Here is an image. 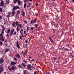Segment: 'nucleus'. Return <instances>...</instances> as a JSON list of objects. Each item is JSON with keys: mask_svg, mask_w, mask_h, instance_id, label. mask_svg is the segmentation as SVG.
I'll list each match as a JSON object with an SVG mask.
<instances>
[{"mask_svg": "<svg viewBox=\"0 0 74 74\" xmlns=\"http://www.w3.org/2000/svg\"><path fill=\"white\" fill-rule=\"evenodd\" d=\"M20 12L19 10H18L17 12V14H20Z\"/></svg>", "mask_w": 74, "mask_h": 74, "instance_id": "7c9ffc66", "label": "nucleus"}, {"mask_svg": "<svg viewBox=\"0 0 74 74\" xmlns=\"http://www.w3.org/2000/svg\"><path fill=\"white\" fill-rule=\"evenodd\" d=\"M2 41H4V39L3 38V37H2Z\"/></svg>", "mask_w": 74, "mask_h": 74, "instance_id": "09e8293b", "label": "nucleus"}, {"mask_svg": "<svg viewBox=\"0 0 74 74\" xmlns=\"http://www.w3.org/2000/svg\"><path fill=\"white\" fill-rule=\"evenodd\" d=\"M15 31V29H13L11 31L10 33V36H12V34H13V33Z\"/></svg>", "mask_w": 74, "mask_h": 74, "instance_id": "423d86ee", "label": "nucleus"}, {"mask_svg": "<svg viewBox=\"0 0 74 74\" xmlns=\"http://www.w3.org/2000/svg\"><path fill=\"white\" fill-rule=\"evenodd\" d=\"M27 45H28V44H27L26 45H25L24 47L25 48H26V47H27Z\"/></svg>", "mask_w": 74, "mask_h": 74, "instance_id": "58836bf2", "label": "nucleus"}, {"mask_svg": "<svg viewBox=\"0 0 74 74\" xmlns=\"http://www.w3.org/2000/svg\"><path fill=\"white\" fill-rule=\"evenodd\" d=\"M12 15H14V14H15V11H12Z\"/></svg>", "mask_w": 74, "mask_h": 74, "instance_id": "f704fd0d", "label": "nucleus"}, {"mask_svg": "<svg viewBox=\"0 0 74 74\" xmlns=\"http://www.w3.org/2000/svg\"><path fill=\"white\" fill-rule=\"evenodd\" d=\"M27 53V52L26 51L25 52L24 54H26Z\"/></svg>", "mask_w": 74, "mask_h": 74, "instance_id": "69168bd1", "label": "nucleus"}, {"mask_svg": "<svg viewBox=\"0 0 74 74\" xmlns=\"http://www.w3.org/2000/svg\"><path fill=\"white\" fill-rule=\"evenodd\" d=\"M49 39L50 40L51 42H52V43H54V42H53V40L52 39H51V36L49 37Z\"/></svg>", "mask_w": 74, "mask_h": 74, "instance_id": "9d476101", "label": "nucleus"}, {"mask_svg": "<svg viewBox=\"0 0 74 74\" xmlns=\"http://www.w3.org/2000/svg\"><path fill=\"white\" fill-rule=\"evenodd\" d=\"M16 63L15 62H14L13 61H12L11 62L10 64L11 66H14L15 64H16Z\"/></svg>", "mask_w": 74, "mask_h": 74, "instance_id": "39448f33", "label": "nucleus"}, {"mask_svg": "<svg viewBox=\"0 0 74 74\" xmlns=\"http://www.w3.org/2000/svg\"><path fill=\"white\" fill-rule=\"evenodd\" d=\"M18 0H14L13 1V3L14 4H16V3L18 1Z\"/></svg>", "mask_w": 74, "mask_h": 74, "instance_id": "393cba45", "label": "nucleus"}, {"mask_svg": "<svg viewBox=\"0 0 74 74\" xmlns=\"http://www.w3.org/2000/svg\"><path fill=\"white\" fill-rule=\"evenodd\" d=\"M12 25L14 27H16V25H15V22H13V24H12Z\"/></svg>", "mask_w": 74, "mask_h": 74, "instance_id": "412c9836", "label": "nucleus"}, {"mask_svg": "<svg viewBox=\"0 0 74 74\" xmlns=\"http://www.w3.org/2000/svg\"><path fill=\"white\" fill-rule=\"evenodd\" d=\"M3 34H4V33H2L1 32V33L0 34V35L1 36H2V37H3Z\"/></svg>", "mask_w": 74, "mask_h": 74, "instance_id": "c9c22d12", "label": "nucleus"}, {"mask_svg": "<svg viewBox=\"0 0 74 74\" xmlns=\"http://www.w3.org/2000/svg\"><path fill=\"white\" fill-rule=\"evenodd\" d=\"M11 69L12 70H15L16 69V68L14 66H12V67L11 68Z\"/></svg>", "mask_w": 74, "mask_h": 74, "instance_id": "6e6552de", "label": "nucleus"}, {"mask_svg": "<svg viewBox=\"0 0 74 74\" xmlns=\"http://www.w3.org/2000/svg\"><path fill=\"white\" fill-rule=\"evenodd\" d=\"M3 65H2V64H1L0 65V68H3Z\"/></svg>", "mask_w": 74, "mask_h": 74, "instance_id": "e433bc0d", "label": "nucleus"}, {"mask_svg": "<svg viewBox=\"0 0 74 74\" xmlns=\"http://www.w3.org/2000/svg\"><path fill=\"white\" fill-rule=\"evenodd\" d=\"M54 24L55 25L54 22H52V23H51V25H52V26L54 25Z\"/></svg>", "mask_w": 74, "mask_h": 74, "instance_id": "72a5a7b5", "label": "nucleus"}, {"mask_svg": "<svg viewBox=\"0 0 74 74\" xmlns=\"http://www.w3.org/2000/svg\"><path fill=\"white\" fill-rule=\"evenodd\" d=\"M24 34H26V31H24Z\"/></svg>", "mask_w": 74, "mask_h": 74, "instance_id": "e2e57ef3", "label": "nucleus"}, {"mask_svg": "<svg viewBox=\"0 0 74 74\" xmlns=\"http://www.w3.org/2000/svg\"><path fill=\"white\" fill-rule=\"evenodd\" d=\"M24 22H25V23H27V22H26V21H24Z\"/></svg>", "mask_w": 74, "mask_h": 74, "instance_id": "13d9d810", "label": "nucleus"}, {"mask_svg": "<svg viewBox=\"0 0 74 74\" xmlns=\"http://www.w3.org/2000/svg\"><path fill=\"white\" fill-rule=\"evenodd\" d=\"M30 5H27V7L28 8H29V7H30Z\"/></svg>", "mask_w": 74, "mask_h": 74, "instance_id": "864d4df0", "label": "nucleus"}, {"mask_svg": "<svg viewBox=\"0 0 74 74\" xmlns=\"http://www.w3.org/2000/svg\"><path fill=\"white\" fill-rule=\"evenodd\" d=\"M70 51V50L68 49H67L66 48H64V51H65H65Z\"/></svg>", "mask_w": 74, "mask_h": 74, "instance_id": "aec40b11", "label": "nucleus"}, {"mask_svg": "<svg viewBox=\"0 0 74 74\" xmlns=\"http://www.w3.org/2000/svg\"><path fill=\"white\" fill-rule=\"evenodd\" d=\"M27 67H28V69H30L32 68V66L30 64H28L27 65Z\"/></svg>", "mask_w": 74, "mask_h": 74, "instance_id": "0eeeda50", "label": "nucleus"}, {"mask_svg": "<svg viewBox=\"0 0 74 74\" xmlns=\"http://www.w3.org/2000/svg\"><path fill=\"white\" fill-rule=\"evenodd\" d=\"M26 5H27L26 3H25L24 5V8H26Z\"/></svg>", "mask_w": 74, "mask_h": 74, "instance_id": "c85d7f7f", "label": "nucleus"}, {"mask_svg": "<svg viewBox=\"0 0 74 74\" xmlns=\"http://www.w3.org/2000/svg\"><path fill=\"white\" fill-rule=\"evenodd\" d=\"M11 13L10 12H8V16H7L8 17H10V15H11Z\"/></svg>", "mask_w": 74, "mask_h": 74, "instance_id": "f3484780", "label": "nucleus"}, {"mask_svg": "<svg viewBox=\"0 0 74 74\" xmlns=\"http://www.w3.org/2000/svg\"><path fill=\"white\" fill-rule=\"evenodd\" d=\"M16 9H20V8L19 7V6H14L12 10L14 11V10H16Z\"/></svg>", "mask_w": 74, "mask_h": 74, "instance_id": "f03ea898", "label": "nucleus"}, {"mask_svg": "<svg viewBox=\"0 0 74 74\" xmlns=\"http://www.w3.org/2000/svg\"><path fill=\"white\" fill-rule=\"evenodd\" d=\"M34 26L35 27H36V28H37L38 25V24H36L35 25H34Z\"/></svg>", "mask_w": 74, "mask_h": 74, "instance_id": "a878e982", "label": "nucleus"}, {"mask_svg": "<svg viewBox=\"0 0 74 74\" xmlns=\"http://www.w3.org/2000/svg\"><path fill=\"white\" fill-rule=\"evenodd\" d=\"M18 42L19 41H18V40H17V42H16V47L18 49H20L21 48V47H20L19 46V44H18Z\"/></svg>", "mask_w": 74, "mask_h": 74, "instance_id": "7ed1b4c3", "label": "nucleus"}, {"mask_svg": "<svg viewBox=\"0 0 74 74\" xmlns=\"http://www.w3.org/2000/svg\"><path fill=\"white\" fill-rule=\"evenodd\" d=\"M34 29V27H31V28L30 29L32 30H33V29Z\"/></svg>", "mask_w": 74, "mask_h": 74, "instance_id": "4c0bfd02", "label": "nucleus"}, {"mask_svg": "<svg viewBox=\"0 0 74 74\" xmlns=\"http://www.w3.org/2000/svg\"><path fill=\"white\" fill-rule=\"evenodd\" d=\"M18 14H16V17H18Z\"/></svg>", "mask_w": 74, "mask_h": 74, "instance_id": "338daca9", "label": "nucleus"}, {"mask_svg": "<svg viewBox=\"0 0 74 74\" xmlns=\"http://www.w3.org/2000/svg\"><path fill=\"white\" fill-rule=\"evenodd\" d=\"M4 21H5L6 22V21H7V19H4Z\"/></svg>", "mask_w": 74, "mask_h": 74, "instance_id": "052dcab7", "label": "nucleus"}, {"mask_svg": "<svg viewBox=\"0 0 74 74\" xmlns=\"http://www.w3.org/2000/svg\"><path fill=\"white\" fill-rule=\"evenodd\" d=\"M10 68H11V66H8V69L10 71H12L11 69H10Z\"/></svg>", "mask_w": 74, "mask_h": 74, "instance_id": "473e14b6", "label": "nucleus"}, {"mask_svg": "<svg viewBox=\"0 0 74 74\" xmlns=\"http://www.w3.org/2000/svg\"><path fill=\"white\" fill-rule=\"evenodd\" d=\"M22 37L21 36H20V39H22Z\"/></svg>", "mask_w": 74, "mask_h": 74, "instance_id": "5fc2aeb1", "label": "nucleus"}, {"mask_svg": "<svg viewBox=\"0 0 74 74\" xmlns=\"http://www.w3.org/2000/svg\"><path fill=\"white\" fill-rule=\"evenodd\" d=\"M15 25L16 26H17L18 25H19V23H18V22L16 21L15 22Z\"/></svg>", "mask_w": 74, "mask_h": 74, "instance_id": "c756f323", "label": "nucleus"}, {"mask_svg": "<svg viewBox=\"0 0 74 74\" xmlns=\"http://www.w3.org/2000/svg\"><path fill=\"white\" fill-rule=\"evenodd\" d=\"M6 1L5 2V4H9V3H10V2L9 1V0H4Z\"/></svg>", "mask_w": 74, "mask_h": 74, "instance_id": "2eb2a0df", "label": "nucleus"}, {"mask_svg": "<svg viewBox=\"0 0 74 74\" xmlns=\"http://www.w3.org/2000/svg\"><path fill=\"white\" fill-rule=\"evenodd\" d=\"M29 5H31V3H29Z\"/></svg>", "mask_w": 74, "mask_h": 74, "instance_id": "774afa93", "label": "nucleus"}, {"mask_svg": "<svg viewBox=\"0 0 74 74\" xmlns=\"http://www.w3.org/2000/svg\"><path fill=\"white\" fill-rule=\"evenodd\" d=\"M18 67H20V68H21L22 69H23V67L21 66V64H19L18 65Z\"/></svg>", "mask_w": 74, "mask_h": 74, "instance_id": "6ab92c4d", "label": "nucleus"}, {"mask_svg": "<svg viewBox=\"0 0 74 74\" xmlns=\"http://www.w3.org/2000/svg\"><path fill=\"white\" fill-rule=\"evenodd\" d=\"M34 74H37V73L36 72H34Z\"/></svg>", "mask_w": 74, "mask_h": 74, "instance_id": "4d7b16f0", "label": "nucleus"}, {"mask_svg": "<svg viewBox=\"0 0 74 74\" xmlns=\"http://www.w3.org/2000/svg\"><path fill=\"white\" fill-rule=\"evenodd\" d=\"M2 19V16H0V20L1 19Z\"/></svg>", "mask_w": 74, "mask_h": 74, "instance_id": "603ef678", "label": "nucleus"}, {"mask_svg": "<svg viewBox=\"0 0 74 74\" xmlns=\"http://www.w3.org/2000/svg\"><path fill=\"white\" fill-rule=\"evenodd\" d=\"M10 29H8L7 31V33L8 34H9L10 33Z\"/></svg>", "mask_w": 74, "mask_h": 74, "instance_id": "b1692460", "label": "nucleus"}, {"mask_svg": "<svg viewBox=\"0 0 74 74\" xmlns=\"http://www.w3.org/2000/svg\"><path fill=\"white\" fill-rule=\"evenodd\" d=\"M23 62L25 63H26L27 62V61H25V60H23Z\"/></svg>", "mask_w": 74, "mask_h": 74, "instance_id": "49530a36", "label": "nucleus"}, {"mask_svg": "<svg viewBox=\"0 0 74 74\" xmlns=\"http://www.w3.org/2000/svg\"><path fill=\"white\" fill-rule=\"evenodd\" d=\"M51 30H53V33H55L56 32V31L55 30V29H52Z\"/></svg>", "mask_w": 74, "mask_h": 74, "instance_id": "a18cd8bd", "label": "nucleus"}, {"mask_svg": "<svg viewBox=\"0 0 74 74\" xmlns=\"http://www.w3.org/2000/svg\"><path fill=\"white\" fill-rule=\"evenodd\" d=\"M67 61H66L64 63L65 64H66V63H67Z\"/></svg>", "mask_w": 74, "mask_h": 74, "instance_id": "0e129e2a", "label": "nucleus"}, {"mask_svg": "<svg viewBox=\"0 0 74 74\" xmlns=\"http://www.w3.org/2000/svg\"><path fill=\"white\" fill-rule=\"evenodd\" d=\"M3 68H0V74H1V72L3 71Z\"/></svg>", "mask_w": 74, "mask_h": 74, "instance_id": "ddd939ff", "label": "nucleus"}, {"mask_svg": "<svg viewBox=\"0 0 74 74\" xmlns=\"http://www.w3.org/2000/svg\"><path fill=\"white\" fill-rule=\"evenodd\" d=\"M6 22H5V21H4V25H6Z\"/></svg>", "mask_w": 74, "mask_h": 74, "instance_id": "bf43d9fd", "label": "nucleus"}, {"mask_svg": "<svg viewBox=\"0 0 74 74\" xmlns=\"http://www.w3.org/2000/svg\"><path fill=\"white\" fill-rule=\"evenodd\" d=\"M54 26L56 28L58 26V23H55L54 24Z\"/></svg>", "mask_w": 74, "mask_h": 74, "instance_id": "4be33fe9", "label": "nucleus"}, {"mask_svg": "<svg viewBox=\"0 0 74 74\" xmlns=\"http://www.w3.org/2000/svg\"><path fill=\"white\" fill-rule=\"evenodd\" d=\"M3 27V29H2V32H1L3 33H4V30H5V28H4V27Z\"/></svg>", "mask_w": 74, "mask_h": 74, "instance_id": "5701e85b", "label": "nucleus"}, {"mask_svg": "<svg viewBox=\"0 0 74 74\" xmlns=\"http://www.w3.org/2000/svg\"><path fill=\"white\" fill-rule=\"evenodd\" d=\"M9 50L10 49H9L6 48L5 50V52H8Z\"/></svg>", "mask_w": 74, "mask_h": 74, "instance_id": "a211bd4d", "label": "nucleus"}, {"mask_svg": "<svg viewBox=\"0 0 74 74\" xmlns=\"http://www.w3.org/2000/svg\"><path fill=\"white\" fill-rule=\"evenodd\" d=\"M19 26L20 28H22V27H23V26H22L21 24H19Z\"/></svg>", "mask_w": 74, "mask_h": 74, "instance_id": "2f4dec72", "label": "nucleus"}, {"mask_svg": "<svg viewBox=\"0 0 74 74\" xmlns=\"http://www.w3.org/2000/svg\"><path fill=\"white\" fill-rule=\"evenodd\" d=\"M23 73L24 74H27V73H26V70H24L23 71Z\"/></svg>", "mask_w": 74, "mask_h": 74, "instance_id": "a19ab883", "label": "nucleus"}, {"mask_svg": "<svg viewBox=\"0 0 74 74\" xmlns=\"http://www.w3.org/2000/svg\"><path fill=\"white\" fill-rule=\"evenodd\" d=\"M35 16H38V13H35Z\"/></svg>", "mask_w": 74, "mask_h": 74, "instance_id": "de8ad7c7", "label": "nucleus"}, {"mask_svg": "<svg viewBox=\"0 0 74 74\" xmlns=\"http://www.w3.org/2000/svg\"><path fill=\"white\" fill-rule=\"evenodd\" d=\"M0 11L1 12H2V8L0 7Z\"/></svg>", "mask_w": 74, "mask_h": 74, "instance_id": "79ce46f5", "label": "nucleus"}, {"mask_svg": "<svg viewBox=\"0 0 74 74\" xmlns=\"http://www.w3.org/2000/svg\"><path fill=\"white\" fill-rule=\"evenodd\" d=\"M22 65L23 67H26V64L23 62L22 63Z\"/></svg>", "mask_w": 74, "mask_h": 74, "instance_id": "bb28decb", "label": "nucleus"}, {"mask_svg": "<svg viewBox=\"0 0 74 74\" xmlns=\"http://www.w3.org/2000/svg\"><path fill=\"white\" fill-rule=\"evenodd\" d=\"M23 33V29H21L20 30V33L21 34H22Z\"/></svg>", "mask_w": 74, "mask_h": 74, "instance_id": "dca6fc26", "label": "nucleus"}, {"mask_svg": "<svg viewBox=\"0 0 74 74\" xmlns=\"http://www.w3.org/2000/svg\"><path fill=\"white\" fill-rule=\"evenodd\" d=\"M16 58H21V56H19V54H17L16 55Z\"/></svg>", "mask_w": 74, "mask_h": 74, "instance_id": "4468645a", "label": "nucleus"}, {"mask_svg": "<svg viewBox=\"0 0 74 74\" xmlns=\"http://www.w3.org/2000/svg\"><path fill=\"white\" fill-rule=\"evenodd\" d=\"M19 25H18L17 27L16 28L17 32H19V30H20V29H19Z\"/></svg>", "mask_w": 74, "mask_h": 74, "instance_id": "f8f14e48", "label": "nucleus"}, {"mask_svg": "<svg viewBox=\"0 0 74 74\" xmlns=\"http://www.w3.org/2000/svg\"><path fill=\"white\" fill-rule=\"evenodd\" d=\"M10 35H9L8 34H7L6 36V37H10Z\"/></svg>", "mask_w": 74, "mask_h": 74, "instance_id": "8fccbe9b", "label": "nucleus"}, {"mask_svg": "<svg viewBox=\"0 0 74 74\" xmlns=\"http://www.w3.org/2000/svg\"><path fill=\"white\" fill-rule=\"evenodd\" d=\"M0 44L1 45H3V42H2L0 41Z\"/></svg>", "mask_w": 74, "mask_h": 74, "instance_id": "37998d69", "label": "nucleus"}, {"mask_svg": "<svg viewBox=\"0 0 74 74\" xmlns=\"http://www.w3.org/2000/svg\"><path fill=\"white\" fill-rule=\"evenodd\" d=\"M36 18L34 19L33 21H31L30 22L31 24H33V23H36V22H37V20H36Z\"/></svg>", "mask_w": 74, "mask_h": 74, "instance_id": "20e7f679", "label": "nucleus"}, {"mask_svg": "<svg viewBox=\"0 0 74 74\" xmlns=\"http://www.w3.org/2000/svg\"><path fill=\"white\" fill-rule=\"evenodd\" d=\"M4 5V2L3 1H1L0 3V5L1 7H3Z\"/></svg>", "mask_w": 74, "mask_h": 74, "instance_id": "f257e3e1", "label": "nucleus"}, {"mask_svg": "<svg viewBox=\"0 0 74 74\" xmlns=\"http://www.w3.org/2000/svg\"><path fill=\"white\" fill-rule=\"evenodd\" d=\"M29 27H28L27 29V32H28L29 31Z\"/></svg>", "mask_w": 74, "mask_h": 74, "instance_id": "ea45409f", "label": "nucleus"}, {"mask_svg": "<svg viewBox=\"0 0 74 74\" xmlns=\"http://www.w3.org/2000/svg\"><path fill=\"white\" fill-rule=\"evenodd\" d=\"M16 34V32H14V33L13 34V35H15Z\"/></svg>", "mask_w": 74, "mask_h": 74, "instance_id": "c03bdc74", "label": "nucleus"}, {"mask_svg": "<svg viewBox=\"0 0 74 74\" xmlns=\"http://www.w3.org/2000/svg\"><path fill=\"white\" fill-rule=\"evenodd\" d=\"M4 62V60L3 58H1L0 59V63H3Z\"/></svg>", "mask_w": 74, "mask_h": 74, "instance_id": "1a4fd4ad", "label": "nucleus"}, {"mask_svg": "<svg viewBox=\"0 0 74 74\" xmlns=\"http://www.w3.org/2000/svg\"><path fill=\"white\" fill-rule=\"evenodd\" d=\"M24 1L25 3H26V0H24Z\"/></svg>", "mask_w": 74, "mask_h": 74, "instance_id": "6e6d98bb", "label": "nucleus"}, {"mask_svg": "<svg viewBox=\"0 0 74 74\" xmlns=\"http://www.w3.org/2000/svg\"><path fill=\"white\" fill-rule=\"evenodd\" d=\"M25 42H26V43H27V40H26L25 41Z\"/></svg>", "mask_w": 74, "mask_h": 74, "instance_id": "680f3d73", "label": "nucleus"}, {"mask_svg": "<svg viewBox=\"0 0 74 74\" xmlns=\"http://www.w3.org/2000/svg\"><path fill=\"white\" fill-rule=\"evenodd\" d=\"M14 59L16 61V60H17V59H16V58H14Z\"/></svg>", "mask_w": 74, "mask_h": 74, "instance_id": "3c124183", "label": "nucleus"}, {"mask_svg": "<svg viewBox=\"0 0 74 74\" xmlns=\"http://www.w3.org/2000/svg\"><path fill=\"white\" fill-rule=\"evenodd\" d=\"M18 5H22V1H19V0L18 1Z\"/></svg>", "mask_w": 74, "mask_h": 74, "instance_id": "9b49d317", "label": "nucleus"}, {"mask_svg": "<svg viewBox=\"0 0 74 74\" xmlns=\"http://www.w3.org/2000/svg\"><path fill=\"white\" fill-rule=\"evenodd\" d=\"M25 12L23 11V12L22 13V14L23 15V16H25Z\"/></svg>", "mask_w": 74, "mask_h": 74, "instance_id": "cd10ccee", "label": "nucleus"}]
</instances>
